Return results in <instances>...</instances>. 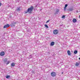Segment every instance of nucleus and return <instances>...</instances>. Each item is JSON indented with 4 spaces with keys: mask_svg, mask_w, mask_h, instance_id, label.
Segmentation results:
<instances>
[{
    "mask_svg": "<svg viewBox=\"0 0 80 80\" xmlns=\"http://www.w3.org/2000/svg\"><path fill=\"white\" fill-rule=\"evenodd\" d=\"M44 26L46 27V28H48V25L47 24H45Z\"/></svg>",
    "mask_w": 80,
    "mask_h": 80,
    "instance_id": "nucleus-14",
    "label": "nucleus"
},
{
    "mask_svg": "<svg viewBox=\"0 0 80 80\" xmlns=\"http://www.w3.org/2000/svg\"><path fill=\"white\" fill-rule=\"evenodd\" d=\"M69 11L70 12H72V11H73V8H70L69 9Z\"/></svg>",
    "mask_w": 80,
    "mask_h": 80,
    "instance_id": "nucleus-12",
    "label": "nucleus"
},
{
    "mask_svg": "<svg viewBox=\"0 0 80 80\" xmlns=\"http://www.w3.org/2000/svg\"><path fill=\"white\" fill-rule=\"evenodd\" d=\"M17 10L18 11H20V8H18L17 9Z\"/></svg>",
    "mask_w": 80,
    "mask_h": 80,
    "instance_id": "nucleus-15",
    "label": "nucleus"
},
{
    "mask_svg": "<svg viewBox=\"0 0 80 80\" xmlns=\"http://www.w3.org/2000/svg\"><path fill=\"white\" fill-rule=\"evenodd\" d=\"M76 66V67H78L79 65V63H77V62H76L75 64Z\"/></svg>",
    "mask_w": 80,
    "mask_h": 80,
    "instance_id": "nucleus-10",
    "label": "nucleus"
},
{
    "mask_svg": "<svg viewBox=\"0 0 80 80\" xmlns=\"http://www.w3.org/2000/svg\"><path fill=\"white\" fill-rule=\"evenodd\" d=\"M55 44V42H52L50 43V45L51 46H53V45H54Z\"/></svg>",
    "mask_w": 80,
    "mask_h": 80,
    "instance_id": "nucleus-8",
    "label": "nucleus"
},
{
    "mask_svg": "<svg viewBox=\"0 0 80 80\" xmlns=\"http://www.w3.org/2000/svg\"><path fill=\"white\" fill-rule=\"evenodd\" d=\"M67 6H68V5H67V4H66L65 5V7H67Z\"/></svg>",
    "mask_w": 80,
    "mask_h": 80,
    "instance_id": "nucleus-21",
    "label": "nucleus"
},
{
    "mask_svg": "<svg viewBox=\"0 0 80 80\" xmlns=\"http://www.w3.org/2000/svg\"><path fill=\"white\" fill-rule=\"evenodd\" d=\"M33 72V71L32 72Z\"/></svg>",
    "mask_w": 80,
    "mask_h": 80,
    "instance_id": "nucleus-23",
    "label": "nucleus"
},
{
    "mask_svg": "<svg viewBox=\"0 0 80 80\" xmlns=\"http://www.w3.org/2000/svg\"><path fill=\"white\" fill-rule=\"evenodd\" d=\"M67 53L68 55H69V56L71 55V52H70V51L69 50H68Z\"/></svg>",
    "mask_w": 80,
    "mask_h": 80,
    "instance_id": "nucleus-6",
    "label": "nucleus"
},
{
    "mask_svg": "<svg viewBox=\"0 0 80 80\" xmlns=\"http://www.w3.org/2000/svg\"><path fill=\"white\" fill-rule=\"evenodd\" d=\"M51 76L52 77H55L56 76V73L54 72H52L51 73Z\"/></svg>",
    "mask_w": 80,
    "mask_h": 80,
    "instance_id": "nucleus-4",
    "label": "nucleus"
},
{
    "mask_svg": "<svg viewBox=\"0 0 80 80\" xmlns=\"http://www.w3.org/2000/svg\"><path fill=\"white\" fill-rule=\"evenodd\" d=\"M4 62H7V59H6V60H4Z\"/></svg>",
    "mask_w": 80,
    "mask_h": 80,
    "instance_id": "nucleus-20",
    "label": "nucleus"
},
{
    "mask_svg": "<svg viewBox=\"0 0 80 80\" xmlns=\"http://www.w3.org/2000/svg\"><path fill=\"white\" fill-rule=\"evenodd\" d=\"M10 27V25L7 24L6 25H5L3 27V28H8Z\"/></svg>",
    "mask_w": 80,
    "mask_h": 80,
    "instance_id": "nucleus-3",
    "label": "nucleus"
},
{
    "mask_svg": "<svg viewBox=\"0 0 80 80\" xmlns=\"http://www.w3.org/2000/svg\"><path fill=\"white\" fill-rule=\"evenodd\" d=\"M5 55V52L2 51L0 52V55L1 56H3V55Z\"/></svg>",
    "mask_w": 80,
    "mask_h": 80,
    "instance_id": "nucleus-5",
    "label": "nucleus"
},
{
    "mask_svg": "<svg viewBox=\"0 0 80 80\" xmlns=\"http://www.w3.org/2000/svg\"><path fill=\"white\" fill-rule=\"evenodd\" d=\"M58 31L57 29H55L53 31V33L54 34V35L58 34Z\"/></svg>",
    "mask_w": 80,
    "mask_h": 80,
    "instance_id": "nucleus-2",
    "label": "nucleus"
},
{
    "mask_svg": "<svg viewBox=\"0 0 80 80\" xmlns=\"http://www.w3.org/2000/svg\"><path fill=\"white\" fill-rule=\"evenodd\" d=\"M73 22L74 23H75V22H77V19H74L73 20Z\"/></svg>",
    "mask_w": 80,
    "mask_h": 80,
    "instance_id": "nucleus-9",
    "label": "nucleus"
},
{
    "mask_svg": "<svg viewBox=\"0 0 80 80\" xmlns=\"http://www.w3.org/2000/svg\"><path fill=\"white\" fill-rule=\"evenodd\" d=\"M49 22H50V19H49L48 21H47L46 22V23H48Z\"/></svg>",
    "mask_w": 80,
    "mask_h": 80,
    "instance_id": "nucleus-18",
    "label": "nucleus"
},
{
    "mask_svg": "<svg viewBox=\"0 0 80 80\" xmlns=\"http://www.w3.org/2000/svg\"><path fill=\"white\" fill-rule=\"evenodd\" d=\"M67 8V7H64V10L65 11V10H66V9Z\"/></svg>",
    "mask_w": 80,
    "mask_h": 80,
    "instance_id": "nucleus-16",
    "label": "nucleus"
},
{
    "mask_svg": "<svg viewBox=\"0 0 80 80\" xmlns=\"http://www.w3.org/2000/svg\"><path fill=\"white\" fill-rule=\"evenodd\" d=\"M65 15H63L62 17V18H65Z\"/></svg>",
    "mask_w": 80,
    "mask_h": 80,
    "instance_id": "nucleus-19",
    "label": "nucleus"
},
{
    "mask_svg": "<svg viewBox=\"0 0 80 80\" xmlns=\"http://www.w3.org/2000/svg\"><path fill=\"white\" fill-rule=\"evenodd\" d=\"M15 63L12 62L11 63V67H15Z\"/></svg>",
    "mask_w": 80,
    "mask_h": 80,
    "instance_id": "nucleus-7",
    "label": "nucleus"
},
{
    "mask_svg": "<svg viewBox=\"0 0 80 80\" xmlns=\"http://www.w3.org/2000/svg\"><path fill=\"white\" fill-rule=\"evenodd\" d=\"M34 9V7L33 6H31V7L28 9V11H25L24 12L25 13H32V11Z\"/></svg>",
    "mask_w": 80,
    "mask_h": 80,
    "instance_id": "nucleus-1",
    "label": "nucleus"
},
{
    "mask_svg": "<svg viewBox=\"0 0 80 80\" xmlns=\"http://www.w3.org/2000/svg\"><path fill=\"white\" fill-rule=\"evenodd\" d=\"M63 74V72H62V74Z\"/></svg>",
    "mask_w": 80,
    "mask_h": 80,
    "instance_id": "nucleus-22",
    "label": "nucleus"
},
{
    "mask_svg": "<svg viewBox=\"0 0 80 80\" xmlns=\"http://www.w3.org/2000/svg\"><path fill=\"white\" fill-rule=\"evenodd\" d=\"M10 62V61H8L7 63V65H8V64H9V63Z\"/></svg>",
    "mask_w": 80,
    "mask_h": 80,
    "instance_id": "nucleus-17",
    "label": "nucleus"
},
{
    "mask_svg": "<svg viewBox=\"0 0 80 80\" xmlns=\"http://www.w3.org/2000/svg\"><path fill=\"white\" fill-rule=\"evenodd\" d=\"M78 52V51L77 50H75L74 52V53H75V54H77Z\"/></svg>",
    "mask_w": 80,
    "mask_h": 80,
    "instance_id": "nucleus-11",
    "label": "nucleus"
},
{
    "mask_svg": "<svg viewBox=\"0 0 80 80\" xmlns=\"http://www.w3.org/2000/svg\"><path fill=\"white\" fill-rule=\"evenodd\" d=\"M33 72V71L32 72Z\"/></svg>",
    "mask_w": 80,
    "mask_h": 80,
    "instance_id": "nucleus-24",
    "label": "nucleus"
},
{
    "mask_svg": "<svg viewBox=\"0 0 80 80\" xmlns=\"http://www.w3.org/2000/svg\"><path fill=\"white\" fill-rule=\"evenodd\" d=\"M10 78V76L8 75L6 76L7 78Z\"/></svg>",
    "mask_w": 80,
    "mask_h": 80,
    "instance_id": "nucleus-13",
    "label": "nucleus"
},
{
    "mask_svg": "<svg viewBox=\"0 0 80 80\" xmlns=\"http://www.w3.org/2000/svg\"><path fill=\"white\" fill-rule=\"evenodd\" d=\"M33 72V71L32 72Z\"/></svg>",
    "mask_w": 80,
    "mask_h": 80,
    "instance_id": "nucleus-25",
    "label": "nucleus"
}]
</instances>
